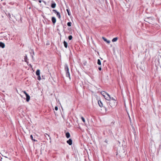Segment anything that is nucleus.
Listing matches in <instances>:
<instances>
[{
  "label": "nucleus",
  "instance_id": "obj_1",
  "mask_svg": "<svg viewBox=\"0 0 161 161\" xmlns=\"http://www.w3.org/2000/svg\"><path fill=\"white\" fill-rule=\"evenodd\" d=\"M64 70L66 71V75L67 77H69L70 79V74L69 72V69L68 66L67 64H65L64 66Z\"/></svg>",
  "mask_w": 161,
  "mask_h": 161
},
{
  "label": "nucleus",
  "instance_id": "obj_2",
  "mask_svg": "<svg viewBox=\"0 0 161 161\" xmlns=\"http://www.w3.org/2000/svg\"><path fill=\"white\" fill-rule=\"evenodd\" d=\"M153 18L152 17H147L145 19V21L151 24L152 23V21L153 20Z\"/></svg>",
  "mask_w": 161,
  "mask_h": 161
},
{
  "label": "nucleus",
  "instance_id": "obj_3",
  "mask_svg": "<svg viewBox=\"0 0 161 161\" xmlns=\"http://www.w3.org/2000/svg\"><path fill=\"white\" fill-rule=\"evenodd\" d=\"M53 11L54 13L56 14L57 16L59 19H60L61 18L60 14L59 12L57 11L55 9H53Z\"/></svg>",
  "mask_w": 161,
  "mask_h": 161
},
{
  "label": "nucleus",
  "instance_id": "obj_4",
  "mask_svg": "<svg viewBox=\"0 0 161 161\" xmlns=\"http://www.w3.org/2000/svg\"><path fill=\"white\" fill-rule=\"evenodd\" d=\"M117 150L119 151L122 150H127V149L126 147H125L124 148L123 147L119 146V147L117 148Z\"/></svg>",
  "mask_w": 161,
  "mask_h": 161
},
{
  "label": "nucleus",
  "instance_id": "obj_5",
  "mask_svg": "<svg viewBox=\"0 0 161 161\" xmlns=\"http://www.w3.org/2000/svg\"><path fill=\"white\" fill-rule=\"evenodd\" d=\"M105 99L108 100H109L111 99V97L109 94L108 93H107L106 95L105 96V97H104Z\"/></svg>",
  "mask_w": 161,
  "mask_h": 161
},
{
  "label": "nucleus",
  "instance_id": "obj_6",
  "mask_svg": "<svg viewBox=\"0 0 161 161\" xmlns=\"http://www.w3.org/2000/svg\"><path fill=\"white\" fill-rule=\"evenodd\" d=\"M67 142L69 145H71L72 144V140L71 139H69L67 141Z\"/></svg>",
  "mask_w": 161,
  "mask_h": 161
},
{
  "label": "nucleus",
  "instance_id": "obj_7",
  "mask_svg": "<svg viewBox=\"0 0 161 161\" xmlns=\"http://www.w3.org/2000/svg\"><path fill=\"white\" fill-rule=\"evenodd\" d=\"M4 44L2 42H0V48L2 47V48H4Z\"/></svg>",
  "mask_w": 161,
  "mask_h": 161
},
{
  "label": "nucleus",
  "instance_id": "obj_8",
  "mask_svg": "<svg viewBox=\"0 0 161 161\" xmlns=\"http://www.w3.org/2000/svg\"><path fill=\"white\" fill-rule=\"evenodd\" d=\"M52 2H53V3L51 4L52 8H55L56 6V4L55 3L53 2V1H52Z\"/></svg>",
  "mask_w": 161,
  "mask_h": 161
},
{
  "label": "nucleus",
  "instance_id": "obj_9",
  "mask_svg": "<svg viewBox=\"0 0 161 161\" xmlns=\"http://www.w3.org/2000/svg\"><path fill=\"white\" fill-rule=\"evenodd\" d=\"M52 20L53 24H54L56 22V19L54 17H52Z\"/></svg>",
  "mask_w": 161,
  "mask_h": 161
},
{
  "label": "nucleus",
  "instance_id": "obj_10",
  "mask_svg": "<svg viewBox=\"0 0 161 161\" xmlns=\"http://www.w3.org/2000/svg\"><path fill=\"white\" fill-rule=\"evenodd\" d=\"M103 39L104 40V41L108 43H109L110 42V41L109 40H108L106 38H104V37H103Z\"/></svg>",
  "mask_w": 161,
  "mask_h": 161
},
{
  "label": "nucleus",
  "instance_id": "obj_11",
  "mask_svg": "<svg viewBox=\"0 0 161 161\" xmlns=\"http://www.w3.org/2000/svg\"><path fill=\"white\" fill-rule=\"evenodd\" d=\"M26 96V100L27 102H29L30 99V96L28 94H27Z\"/></svg>",
  "mask_w": 161,
  "mask_h": 161
},
{
  "label": "nucleus",
  "instance_id": "obj_12",
  "mask_svg": "<svg viewBox=\"0 0 161 161\" xmlns=\"http://www.w3.org/2000/svg\"><path fill=\"white\" fill-rule=\"evenodd\" d=\"M98 104L99 105L100 107H103V104L100 101H98Z\"/></svg>",
  "mask_w": 161,
  "mask_h": 161
},
{
  "label": "nucleus",
  "instance_id": "obj_13",
  "mask_svg": "<svg viewBox=\"0 0 161 161\" xmlns=\"http://www.w3.org/2000/svg\"><path fill=\"white\" fill-rule=\"evenodd\" d=\"M66 136L67 138H69L70 137V133L69 132H67L66 133Z\"/></svg>",
  "mask_w": 161,
  "mask_h": 161
},
{
  "label": "nucleus",
  "instance_id": "obj_14",
  "mask_svg": "<svg viewBox=\"0 0 161 161\" xmlns=\"http://www.w3.org/2000/svg\"><path fill=\"white\" fill-rule=\"evenodd\" d=\"M63 43H64V47L66 48H67V45H68L67 43L66 42L64 41L63 42Z\"/></svg>",
  "mask_w": 161,
  "mask_h": 161
},
{
  "label": "nucleus",
  "instance_id": "obj_15",
  "mask_svg": "<svg viewBox=\"0 0 161 161\" xmlns=\"http://www.w3.org/2000/svg\"><path fill=\"white\" fill-rule=\"evenodd\" d=\"M36 74L37 76L40 75V71L39 69H37L36 70Z\"/></svg>",
  "mask_w": 161,
  "mask_h": 161
},
{
  "label": "nucleus",
  "instance_id": "obj_16",
  "mask_svg": "<svg viewBox=\"0 0 161 161\" xmlns=\"http://www.w3.org/2000/svg\"><path fill=\"white\" fill-rule=\"evenodd\" d=\"M102 95L104 97H105V96L107 94V93L105 92H101Z\"/></svg>",
  "mask_w": 161,
  "mask_h": 161
},
{
  "label": "nucleus",
  "instance_id": "obj_17",
  "mask_svg": "<svg viewBox=\"0 0 161 161\" xmlns=\"http://www.w3.org/2000/svg\"><path fill=\"white\" fill-rule=\"evenodd\" d=\"M117 39H118L117 37H116L112 39V41L113 42H116L117 41Z\"/></svg>",
  "mask_w": 161,
  "mask_h": 161
},
{
  "label": "nucleus",
  "instance_id": "obj_18",
  "mask_svg": "<svg viewBox=\"0 0 161 161\" xmlns=\"http://www.w3.org/2000/svg\"><path fill=\"white\" fill-rule=\"evenodd\" d=\"M97 64H98L99 65H101V62L100 60L99 59H98L97 60Z\"/></svg>",
  "mask_w": 161,
  "mask_h": 161
},
{
  "label": "nucleus",
  "instance_id": "obj_19",
  "mask_svg": "<svg viewBox=\"0 0 161 161\" xmlns=\"http://www.w3.org/2000/svg\"><path fill=\"white\" fill-rule=\"evenodd\" d=\"M71 22H68L67 24V25L69 26H71Z\"/></svg>",
  "mask_w": 161,
  "mask_h": 161
},
{
  "label": "nucleus",
  "instance_id": "obj_20",
  "mask_svg": "<svg viewBox=\"0 0 161 161\" xmlns=\"http://www.w3.org/2000/svg\"><path fill=\"white\" fill-rule=\"evenodd\" d=\"M30 137L32 140L34 141H36V140L33 139V137L32 135H31L30 136Z\"/></svg>",
  "mask_w": 161,
  "mask_h": 161
},
{
  "label": "nucleus",
  "instance_id": "obj_21",
  "mask_svg": "<svg viewBox=\"0 0 161 161\" xmlns=\"http://www.w3.org/2000/svg\"><path fill=\"white\" fill-rule=\"evenodd\" d=\"M81 119L82 120V121L84 123L85 122V119L84 118V117H81Z\"/></svg>",
  "mask_w": 161,
  "mask_h": 161
},
{
  "label": "nucleus",
  "instance_id": "obj_22",
  "mask_svg": "<svg viewBox=\"0 0 161 161\" xmlns=\"http://www.w3.org/2000/svg\"><path fill=\"white\" fill-rule=\"evenodd\" d=\"M68 38H69V40H71L72 39V36H71V35H70V36H69V37H68Z\"/></svg>",
  "mask_w": 161,
  "mask_h": 161
},
{
  "label": "nucleus",
  "instance_id": "obj_23",
  "mask_svg": "<svg viewBox=\"0 0 161 161\" xmlns=\"http://www.w3.org/2000/svg\"><path fill=\"white\" fill-rule=\"evenodd\" d=\"M27 56L26 55L25 57V62H27V63H28L27 62Z\"/></svg>",
  "mask_w": 161,
  "mask_h": 161
},
{
  "label": "nucleus",
  "instance_id": "obj_24",
  "mask_svg": "<svg viewBox=\"0 0 161 161\" xmlns=\"http://www.w3.org/2000/svg\"><path fill=\"white\" fill-rule=\"evenodd\" d=\"M66 11L67 12L68 15L69 16L70 15V13L69 12V10L68 9H67Z\"/></svg>",
  "mask_w": 161,
  "mask_h": 161
},
{
  "label": "nucleus",
  "instance_id": "obj_25",
  "mask_svg": "<svg viewBox=\"0 0 161 161\" xmlns=\"http://www.w3.org/2000/svg\"><path fill=\"white\" fill-rule=\"evenodd\" d=\"M129 120H130V124L132 125V124H131V118L129 116Z\"/></svg>",
  "mask_w": 161,
  "mask_h": 161
},
{
  "label": "nucleus",
  "instance_id": "obj_26",
  "mask_svg": "<svg viewBox=\"0 0 161 161\" xmlns=\"http://www.w3.org/2000/svg\"><path fill=\"white\" fill-rule=\"evenodd\" d=\"M38 77H37V79H38V80H40V79H41V77H40V75H38Z\"/></svg>",
  "mask_w": 161,
  "mask_h": 161
},
{
  "label": "nucleus",
  "instance_id": "obj_27",
  "mask_svg": "<svg viewBox=\"0 0 161 161\" xmlns=\"http://www.w3.org/2000/svg\"><path fill=\"white\" fill-rule=\"evenodd\" d=\"M55 109L56 111L58 110V107L57 106H56V107H55Z\"/></svg>",
  "mask_w": 161,
  "mask_h": 161
},
{
  "label": "nucleus",
  "instance_id": "obj_28",
  "mask_svg": "<svg viewBox=\"0 0 161 161\" xmlns=\"http://www.w3.org/2000/svg\"><path fill=\"white\" fill-rule=\"evenodd\" d=\"M24 93L25 95H26L27 94H28L25 91L23 92Z\"/></svg>",
  "mask_w": 161,
  "mask_h": 161
},
{
  "label": "nucleus",
  "instance_id": "obj_29",
  "mask_svg": "<svg viewBox=\"0 0 161 161\" xmlns=\"http://www.w3.org/2000/svg\"><path fill=\"white\" fill-rule=\"evenodd\" d=\"M98 69H99V70H101V69H102V68H101V67H99L98 68Z\"/></svg>",
  "mask_w": 161,
  "mask_h": 161
},
{
  "label": "nucleus",
  "instance_id": "obj_30",
  "mask_svg": "<svg viewBox=\"0 0 161 161\" xmlns=\"http://www.w3.org/2000/svg\"><path fill=\"white\" fill-rule=\"evenodd\" d=\"M119 153H118V152H117L116 153V155H117L118 154H119L120 153V152H119Z\"/></svg>",
  "mask_w": 161,
  "mask_h": 161
},
{
  "label": "nucleus",
  "instance_id": "obj_31",
  "mask_svg": "<svg viewBox=\"0 0 161 161\" xmlns=\"http://www.w3.org/2000/svg\"><path fill=\"white\" fill-rule=\"evenodd\" d=\"M42 2L45 3V4L46 5V2L44 1H42Z\"/></svg>",
  "mask_w": 161,
  "mask_h": 161
},
{
  "label": "nucleus",
  "instance_id": "obj_32",
  "mask_svg": "<svg viewBox=\"0 0 161 161\" xmlns=\"http://www.w3.org/2000/svg\"><path fill=\"white\" fill-rule=\"evenodd\" d=\"M111 99H112L113 100H115L114 99V98L113 97H111Z\"/></svg>",
  "mask_w": 161,
  "mask_h": 161
},
{
  "label": "nucleus",
  "instance_id": "obj_33",
  "mask_svg": "<svg viewBox=\"0 0 161 161\" xmlns=\"http://www.w3.org/2000/svg\"><path fill=\"white\" fill-rule=\"evenodd\" d=\"M46 135H47V136H48V137H49V136L47 134H46L45 135V136H46Z\"/></svg>",
  "mask_w": 161,
  "mask_h": 161
},
{
  "label": "nucleus",
  "instance_id": "obj_34",
  "mask_svg": "<svg viewBox=\"0 0 161 161\" xmlns=\"http://www.w3.org/2000/svg\"><path fill=\"white\" fill-rule=\"evenodd\" d=\"M39 2L40 3H41V2H42V1L41 0H40L39 1Z\"/></svg>",
  "mask_w": 161,
  "mask_h": 161
},
{
  "label": "nucleus",
  "instance_id": "obj_35",
  "mask_svg": "<svg viewBox=\"0 0 161 161\" xmlns=\"http://www.w3.org/2000/svg\"><path fill=\"white\" fill-rule=\"evenodd\" d=\"M132 128H133V130H135V129H134V127L133 126Z\"/></svg>",
  "mask_w": 161,
  "mask_h": 161
},
{
  "label": "nucleus",
  "instance_id": "obj_36",
  "mask_svg": "<svg viewBox=\"0 0 161 161\" xmlns=\"http://www.w3.org/2000/svg\"><path fill=\"white\" fill-rule=\"evenodd\" d=\"M30 65L31 66V67H32V66H31V64H30Z\"/></svg>",
  "mask_w": 161,
  "mask_h": 161
},
{
  "label": "nucleus",
  "instance_id": "obj_37",
  "mask_svg": "<svg viewBox=\"0 0 161 161\" xmlns=\"http://www.w3.org/2000/svg\"><path fill=\"white\" fill-rule=\"evenodd\" d=\"M135 161H137V159L136 158L135 159Z\"/></svg>",
  "mask_w": 161,
  "mask_h": 161
},
{
  "label": "nucleus",
  "instance_id": "obj_38",
  "mask_svg": "<svg viewBox=\"0 0 161 161\" xmlns=\"http://www.w3.org/2000/svg\"><path fill=\"white\" fill-rule=\"evenodd\" d=\"M32 59H33V56H32Z\"/></svg>",
  "mask_w": 161,
  "mask_h": 161
},
{
  "label": "nucleus",
  "instance_id": "obj_39",
  "mask_svg": "<svg viewBox=\"0 0 161 161\" xmlns=\"http://www.w3.org/2000/svg\"><path fill=\"white\" fill-rule=\"evenodd\" d=\"M4 157H6V158H7V157H6V156H4Z\"/></svg>",
  "mask_w": 161,
  "mask_h": 161
}]
</instances>
